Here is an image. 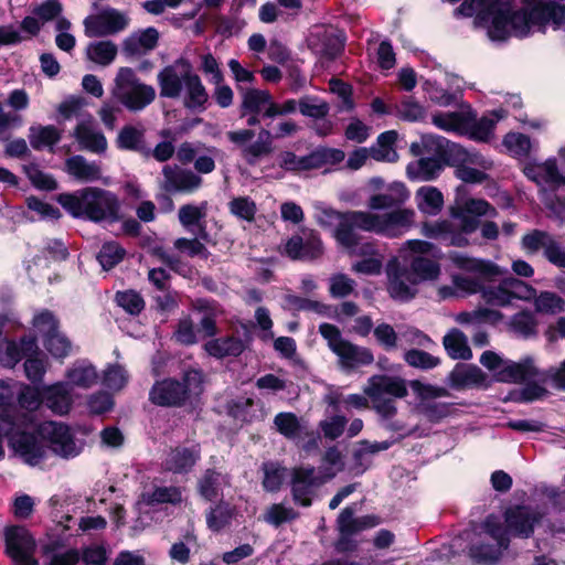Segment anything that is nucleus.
Instances as JSON below:
<instances>
[{"label":"nucleus","instance_id":"c03bdc74","mask_svg":"<svg viewBox=\"0 0 565 565\" xmlns=\"http://www.w3.org/2000/svg\"><path fill=\"white\" fill-rule=\"evenodd\" d=\"M32 148L40 150L52 147L61 139V131L54 126L32 127L29 135Z\"/></svg>","mask_w":565,"mask_h":565},{"label":"nucleus","instance_id":"9d476101","mask_svg":"<svg viewBox=\"0 0 565 565\" xmlns=\"http://www.w3.org/2000/svg\"><path fill=\"white\" fill-rule=\"evenodd\" d=\"M38 433L57 456L70 458L77 456L81 451L70 427L63 423L45 422L39 426Z\"/></svg>","mask_w":565,"mask_h":565},{"label":"nucleus","instance_id":"4be33fe9","mask_svg":"<svg viewBox=\"0 0 565 565\" xmlns=\"http://www.w3.org/2000/svg\"><path fill=\"white\" fill-rule=\"evenodd\" d=\"M178 64L183 67V81L186 88V98L184 106L188 108H196L203 106L207 102V93L196 74L191 73V65L184 60H178Z\"/></svg>","mask_w":565,"mask_h":565},{"label":"nucleus","instance_id":"7c9ffc66","mask_svg":"<svg viewBox=\"0 0 565 565\" xmlns=\"http://www.w3.org/2000/svg\"><path fill=\"white\" fill-rule=\"evenodd\" d=\"M117 146L121 149L142 152L145 156L150 154V149L145 142V129L137 128L131 125L124 126L117 137Z\"/></svg>","mask_w":565,"mask_h":565},{"label":"nucleus","instance_id":"a211bd4d","mask_svg":"<svg viewBox=\"0 0 565 565\" xmlns=\"http://www.w3.org/2000/svg\"><path fill=\"white\" fill-rule=\"evenodd\" d=\"M545 511L539 507L514 505L504 512V519L510 530H533L542 525Z\"/></svg>","mask_w":565,"mask_h":565},{"label":"nucleus","instance_id":"2eb2a0df","mask_svg":"<svg viewBox=\"0 0 565 565\" xmlns=\"http://www.w3.org/2000/svg\"><path fill=\"white\" fill-rule=\"evenodd\" d=\"M386 274L388 278V291L393 298L409 299L416 294L414 286L417 279L404 268L399 267V262L393 257L386 265Z\"/></svg>","mask_w":565,"mask_h":565},{"label":"nucleus","instance_id":"b1692460","mask_svg":"<svg viewBox=\"0 0 565 565\" xmlns=\"http://www.w3.org/2000/svg\"><path fill=\"white\" fill-rule=\"evenodd\" d=\"M523 171L524 174L537 185L544 183L553 186L565 185V175L558 172L555 160H547L541 164H529Z\"/></svg>","mask_w":565,"mask_h":565},{"label":"nucleus","instance_id":"69168bd1","mask_svg":"<svg viewBox=\"0 0 565 565\" xmlns=\"http://www.w3.org/2000/svg\"><path fill=\"white\" fill-rule=\"evenodd\" d=\"M503 145L518 156H525L531 149V140L526 135L510 132L503 139Z\"/></svg>","mask_w":565,"mask_h":565},{"label":"nucleus","instance_id":"f8f14e48","mask_svg":"<svg viewBox=\"0 0 565 565\" xmlns=\"http://www.w3.org/2000/svg\"><path fill=\"white\" fill-rule=\"evenodd\" d=\"M163 180L161 189L168 193L192 192L201 185L202 179L193 171L178 164H167L162 168Z\"/></svg>","mask_w":565,"mask_h":565},{"label":"nucleus","instance_id":"39448f33","mask_svg":"<svg viewBox=\"0 0 565 565\" xmlns=\"http://www.w3.org/2000/svg\"><path fill=\"white\" fill-rule=\"evenodd\" d=\"M364 394L370 398L373 409L384 419H390L397 412L394 399L408 395L407 382L394 375H373L364 387Z\"/></svg>","mask_w":565,"mask_h":565},{"label":"nucleus","instance_id":"473e14b6","mask_svg":"<svg viewBox=\"0 0 565 565\" xmlns=\"http://www.w3.org/2000/svg\"><path fill=\"white\" fill-rule=\"evenodd\" d=\"M204 348L210 355L223 359L238 356L245 350V344L241 339L226 337L211 340L205 343Z\"/></svg>","mask_w":565,"mask_h":565},{"label":"nucleus","instance_id":"338daca9","mask_svg":"<svg viewBox=\"0 0 565 565\" xmlns=\"http://www.w3.org/2000/svg\"><path fill=\"white\" fill-rule=\"evenodd\" d=\"M218 472L213 469L205 470L203 477L199 483V490L201 495H203L207 500H213L217 495V487H218Z\"/></svg>","mask_w":565,"mask_h":565},{"label":"nucleus","instance_id":"1a4fd4ad","mask_svg":"<svg viewBox=\"0 0 565 565\" xmlns=\"http://www.w3.org/2000/svg\"><path fill=\"white\" fill-rule=\"evenodd\" d=\"M434 245L426 241H407L399 249L401 257L409 263V273L417 279V284L423 280H434L440 274L439 264L427 257Z\"/></svg>","mask_w":565,"mask_h":565},{"label":"nucleus","instance_id":"7ed1b4c3","mask_svg":"<svg viewBox=\"0 0 565 565\" xmlns=\"http://www.w3.org/2000/svg\"><path fill=\"white\" fill-rule=\"evenodd\" d=\"M57 201L74 217L86 216L93 222H115L119 218L117 196L99 188H85L76 194L63 193Z\"/></svg>","mask_w":565,"mask_h":565},{"label":"nucleus","instance_id":"c9c22d12","mask_svg":"<svg viewBox=\"0 0 565 565\" xmlns=\"http://www.w3.org/2000/svg\"><path fill=\"white\" fill-rule=\"evenodd\" d=\"M65 166L67 172L78 180L93 181L100 178L99 166L87 162L82 156L68 158Z\"/></svg>","mask_w":565,"mask_h":565},{"label":"nucleus","instance_id":"864d4df0","mask_svg":"<svg viewBox=\"0 0 565 565\" xmlns=\"http://www.w3.org/2000/svg\"><path fill=\"white\" fill-rule=\"evenodd\" d=\"M397 116L407 121H417L426 117V109L413 97H405L396 106Z\"/></svg>","mask_w":565,"mask_h":565},{"label":"nucleus","instance_id":"680f3d73","mask_svg":"<svg viewBox=\"0 0 565 565\" xmlns=\"http://www.w3.org/2000/svg\"><path fill=\"white\" fill-rule=\"evenodd\" d=\"M126 370L119 364H113L104 372V384L113 391H120L127 383Z\"/></svg>","mask_w":565,"mask_h":565},{"label":"nucleus","instance_id":"ea45409f","mask_svg":"<svg viewBox=\"0 0 565 565\" xmlns=\"http://www.w3.org/2000/svg\"><path fill=\"white\" fill-rule=\"evenodd\" d=\"M537 324L539 322L534 313L523 310L512 316L509 328L512 332L523 338H530L537 334Z\"/></svg>","mask_w":565,"mask_h":565},{"label":"nucleus","instance_id":"e433bc0d","mask_svg":"<svg viewBox=\"0 0 565 565\" xmlns=\"http://www.w3.org/2000/svg\"><path fill=\"white\" fill-rule=\"evenodd\" d=\"M34 348L35 341L33 339L23 338L20 344L14 341H9L1 352L0 361L4 366L13 367Z\"/></svg>","mask_w":565,"mask_h":565},{"label":"nucleus","instance_id":"bb28decb","mask_svg":"<svg viewBox=\"0 0 565 565\" xmlns=\"http://www.w3.org/2000/svg\"><path fill=\"white\" fill-rule=\"evenodd\" d=\"M160 85V95L168 98H177L180 96L183 86V67L178 64L166 66L158 74Z\"/></svg>","mask_w":565,"mask_h":565},{"label":"nucleus","instance_id":"412c9836","mask_svg":"<svg viewBox=\"0 0 565 565\" xmlns=\"http://www.w3.org/2000/svg\"><path fill=\"white\" fill-rule=\"evenodd\" d=\"M380 234L397 236L403 230L413 226L415 212L411 209H396L387 213L379 214Z\"/></svg>","mask_w":565,"mask_h":565},{"label":"nucleus","instance_id":"f704fd0d","mask_svg":"<svg viewBox=\"0 0 565 565\" xmlns=\"http://www.w3.org/2000/svg\"><path fill=\"white\" fill-rule=\"evenodd\" d=\"M443 344L450 358L468 360L472 353L463 332L459 329H451L443 339Z\"/></svg>","mask_w":565,"mask_h":565},{"label":"nucleus","instance_id":"e2e57ef3","mask_svg":"<svg viewBox=\"0 0 565 565\" xmlns=\"http://www.w3.org/2000/svg\"><path fill=\"white\" fill-rule=\"evenodd\" d=\"M468 159L469 154L463 147L448 140L441 159L443 167L452 166L458 168L460 164L466 163Z\"/></svg>","mask_w":565,"mask_h":565},{"label":"nucleus","instance_id":"79ce46f5","mask_svg":"<svg viewBox=\"0 0 565 565\" xmlns=\"http://www.w3.org/2000/svg\"><path fill=\"white\" fill-rule=\"evenodd\" d=\"M86 55L89 61L106 66L115 60L117 46L111 41L94 42L87 46Z\"/></svg>","mask_w":565,"mask_h":565},{"label":"nucleus","instance_id":"0e129e2a","mask_svg":"<svg viewBox=\"0 0 565 565\" xmlns=\"http://www.w3.org/2000/svg\"><path fill=\"white\" fill-rule=\"evenodd\" d=\"M234 510L228 504L216 505L207 516V525L212 529H222L230 525Z\"/></svg>","mask_w":565,"mask_h":565},{"label":"nucleus","instance_id":"4c0bfd02","mask_svg":"<svg viewBox=\"0 0 565 565\" xmlns=\"http://www.w3.org/2000/svg\"><path fill=\"white\" fill-rule=\"evenodd\" d=\"M397 140V132L390 130L381 134L377 138V145L371 147V158L376 161L393 162L397 159L394 145Z\"/></svg>","mask_w":565,"mask_h":565},{"label":"nucleus","instance_id":"de8ad7c7","mask_svg":"<svg viewBox=\"0 0 565 565\" xmlns=\"http://www.w3.org/2000/svg\"><path fill=\"white\" fill-rule=\"evenodd\" d=\"M263 471L264 488L269 492L278 491L286 478L287 469L278 462H265L263 465Z\"/></svg>","mask_w":565,"mask_h":565},{"label":"nucleus","instance_id":"49530a36","mask_svg":"<svg viewBox=\"0 0 565 565\" xmlns=\"http://www.w3.org/2000/svg\"><path fill=\"white\" fill-rule=\"evenodd\" d=\"M70 386L88 388L98 381V374L93 365H77L67 372Z\"/></svg>","mask_w":565,"mask_h":565},{"label":"nucleus","instance_id":"9b49d317","mask_svg":"<svg viewBox=\"0 0 565 565\" xmlns=\"http://www.w3.org/2000/svg\"><path fill=\"white\" fill-rule=\"evenodd\" d=\"M6 554L14 565H39L36 541L31 532H4Z\"/></svg>","mask_w":565,"mask_h":565},{"label":"nucleus","instance_id":"5701e85b","mask_svg":"<svg viewBox=\"0 0 565 565\" xmlns=\"http://www.w3.org/2000/svg\"><path fill=\"white\" fill-rule=\"evenodd\" d=\"M159 41V32L154 28H148L127 38L122 44V52L130 57L141 56L156 49Z\"/></svg>","mask_w":565,"mask_h":565},{"label":"nucleus","instance_id":"6e6d98bb","mask_svg":"<svg viewBox=\"0 0 565 565\" xmlns=\"http://www.w3.org/2000/svg\"><path fill=\"white\" fill-rule=\"evenodd\" d=\"M504 286L508 289L511 301L513 299L531 301L535 298L536 290L527 282H524L518 278H505Z\"/></svg>","mask_w":565,"mask_h":565},{"label":"nucleus","instance_id":"3c124183","mask_svg":"<svg viewBox=\"0 0 565 565\" xmlns=\"http://www.w3.org/2000/svg\"><path fill=\"white\" fill-rule=\"evenodd\" d=\"M233 215L246 222H254L257 212L256 203L248 196L234 198L228 203Z\"/></svg>","mask_w":565,"mask_h":565},{"label":"nucleus","instance_id":"37998d69","mask_svg":"<svg viewBox=\"0 0 565 565\" xmlns=\"http://www.w3.org/2000/svg\"><path fill=\"white\" fill-rule=\"evenodd\" d=\"M181 500V491L178 487H158L152 492L142 493L139 503H145L146 505L156 503L177 504Z\"/></svg>","mask_w":565,"mask_h":565},{"label":"nucleus","instance_id":"f03ea898","mask_svg":"<svg viewBox=\"0 0 565 565\" xmlns=\"http://www.w3.org/2000/svg\"><path fill=\"white\" fill-rule=\"evenodd\" d=\"M471 532H458L448 543L438 548V556L452 565H497L509 548L511 535L530 537L534 532H479L470 539Z\"/></svg>","mask_w":565,"mask_h":565},{"label":"nucleus","instance_id":"6e6552de","mask_svg":"<svg viewBox=\"0 0 565 565\" xmlns=\"http://www.w3.org/2000/svg\"><path fill=\"white\" fill-rule=\"evenodd\" d=\"M328 216H340L334 236L337 241L345 247H354L360 242V236L356 230L366 232H375L380 234V216L379 214L362 212V211H348L328 212Z\"/></svg>","mask_w":565,"mask_h":565},{"label":"nucleus","instance_id":"4468645a","mask_svg":"<svg viewBox=\"0 0 565 565\" xmlns=\"http://www.w3.org/2000/svg\"><path fill=\"white\" fill-rule=\"evenodd\" d=\"M286 255L294 260H315L324 253L321 238L310 232L306 236L294 235L285 245Z\"/></svg>","mask_w":565,"mask_h":565},{"label":"nucleus","instance_id":"393cba45","mask_svg":"<svg viewBox=\"0 0 565 565\" xmlns=\"http://www.w3.org/2000/svg\"><path fill=\"white\" fill-rule=\"evenodd\" d=\"M460 286L470 292L480 291L483 300L488 305L504 307L511 303L508 289L504 286V280H502L498 286L486 288L481 287V285L475 279L463 278Z\"/></svg>","mask_w":565,"mask_h":565},{"label":"nucleus","instance_id":"8fccbe9b","mask_svg":"<svg viewBox=\"0 0 565 565\" xmlns=\"http://www.w3.org/2000/svg\"><path fill=\"white\" fill-rule=\"evenodd\" d=\"M533 300L537 312L554 315L565 309V301L555 292L543 291L539 296L535 295Z\"/></svg>","mask_w":565,"mask_h":565},{"label":"nucleus","instance_id":"a878e982","mask_svg":"<svg viewBox=\"0 0 565 565\" xmlns=\"http://www.w3.org/2000/svg\"><path fill=\"white\" fill-rule=\"evenodd\" d=\"M274 136L267 129H260L256 141L242 148V157L249 166H255L259 160L274 152Z\"/></svg>","mask_w":565,"mask_h":565},{"label":"nucleus","instance_id":"6ab92c4d","mask_svg":"<svg viewBox=\"0 0 565 565\" xmlns=\"http://www.w3.org/2000/svg\"><path fill=\"white\" fill-rule=\"evenodd\" d=\"M540 371L533 358L527 356L520 362L507 360L502 370L494 373V379L504 383H523L536 379Z\"/></svg>","mask_w":565,"mask_h":565},{"label":"nucleus","instance_id":"bf43d9fd","mask_svg":"<svg viewBox=\"0 0 565 565\" xmlns=\"http://www.w3.org/2000/svg\"><path fill=\"white\" fill-rule=\"evenodd\" d=\"M274 424L277 430L287 438H295L300 431V423L298 417L292 413H280L275 419Z\"/></svg>","mask_w":565,"mask_h":565},{"label":"nucleus","instance_id":"13d9d810","mask_svg":"<svg viewBox=\"0 0 565 565\" xmlns=\"http://www.w3.org/2000/svg\"><path fill=\"white\" fill-rule=\"evenodd\" d=\"M116 301L119 307L130 315H139L145 308L142 297L134 290L118 291Z\"/></svg>","mask_w":565,"mask_h":565},{"label":"nucleus","instance_id":"f3484780","mask_svg":"<svg viewBox=\"0 0 565 565\" xmlns=\"http://www.w3.org/2000/svg\"><path fill=\"white\" fill-rule=\"evenodd\" d=\"M9 441L14 452L30 465H36L45 454L43 445L34 433L12 431Z\"/></svg>","mask_w":565,"mask_h":565},{"label":"nucleus","instance_id":"423d86ee","mask_svg":"<svg viewBox=\"0 0 565 565\" xmlns=\"http://www.w3.org/2000/svg\"><path fill=\"white\" fill-rule=\"evenodd\" d=\"M113 94L130 111L143 109L156 98L154 88L141 83L134 70L129 67L119 70Z\"/></svg>","mask_w":565,"mask_h":565},{"label":"nucleus","instance_id":"c85d7f7f","mask_svg":"<svg viewBox=\"0 0 565 565\" xmlns=\"http://www.w3.org/2000/svg\"><path fill=\"white\" fill-rule=\"evenodd\" d=\"M270 103H273V97L268 90L242 88L241 117H245L249 113H260L263 115Z\"/></svg>","mask_w":565,"mask_h":565},{"label":"nucleus","instance_id":"2f4dec72","mask_svg":"<svg viewBox=\"0 0 565 565\" xmlns=\"http://www.w3.org/2000/svg\"><path fill=\"white\" fill-rule=\"evenodd\" d=\"M443 164L439 159L422 157L407 166L406 172L412 180L430 181L441 171Z\"/></svg>","mask_w":565,"mask_h":565},{"label":"nucleus","instance_id":"c756f323","mask_svg":"<svg viewBox=\"0 0 565 565\" xmlns=\"http://www.w3.org/2000/svg\"><path fill=\"white\" fill-rule=\"evenodd\" d=\"M487 376L482 370L475 365H457L449 374V384L455 388H463L471 385H482Z\"/></svg>","mask_w":565,"mask_h":565},{"label":"nucleus","instance_id":"0eeeda50","mask_svg":"<svg viewBox=\"0 0 565 565\" xmlns=\"http://www.w3.org/2000/svg\"><path fill=\"white\" fill-rule=\"evenodd\" d=\"M319 332L328 341L331 351L339 356L342 367L354 369L373 363L374 355L371 350L343 339L337 326L322 323L319 327Z\"/></svg>","mask_w":565,"mask_h":565},{"label":"nucleus","instance_id":"09e8293b","mask_svg":"<svg viewBox=\"0 0 565 565\" xmlns=\"http://www.w3.org/2000/svg\"><path fill=\"white\" fill-rule=\"evenodd\" d=\"M404 361L414 369L431 370L439 365L440 359L424 350L411 349L404 353Z\"/></svg>","mask_w":565,"mask_h":565},{"label":"nucleus","instance_id":"774afa93","mask_svg":"<svg viewBox=\"0 0 565 565\" xmlns=\"http://www.w3.org/2000/svg\"><path fill=\"white\" fill-rule=\"evenodd\" d=\"M44 344L47 351L56 358L65 356L71 349L70 341L61 335L57 330L45 338Z\"/></svg>","mask_w":565,"mask_h":565},{"label":"nucleus","instance_id":"f257e3e1","mask_svg":"<svg viewBox=\"0 0 565 565\" xmlns=\"http://www.w3.org/2000/svg\"><path fill=\"white\" fill-rule=\"evenodd\" d=\"M480 9L479 21L489 22V36L504 41L510 35H527L532 25L545 28L552 22L555 26L565 23V4L556 0H525V7L514 9L512 0H468L460 11L471 14Z\"/></svg>","mask_w":565,"mask_h":565},{"label":"nucleus","instance_id":"ddd939ff","mask_svg":"<svg viewBox=\"0 0 565 565\" xmlns=\"http://www.w3.org/2000/svg\"><path fill=\"white\" fill-rule=\"evenodd\" d=\"M126 25L125 15L114 9L89 15L84 20L85 34L89 38L114 34Z\"/></svg>","mask_w":565,"mask_h":565},{"label":"nucleus","instance_id":"72a5a7b5","mask_svg":"<svg viewBox=\"0 0 565 565\" xmlns=\"http://www.w3.org/2000/svg\"><path fill=\"white\" fill-rule=\"evenodd\" d=\"M433 124L446 131H463L470 127L472 118L461 111L436 113L431 116Z\"/></svg>","mask_w":565,"mask_h":565},{"label":"nucleus","instance_id":"603ef678","mask_svg":"<svg viewBox=\"0 0 565 565\" xmlns=\"http://www.w3.org/2000/svg\"><path fill=\"white\" fill-rule=\"evenodd\" d=\"M409 386L416 394L417 398L422 402V404L428 403L430 399L446 397L450 395L447 388L434 386L431 384H426L419 380L411 381Z\"/></svg>","mask_w":565,"mask_h":565},{"label":"nucleus","instance_id":"dca6fc26","mask_svg":"<svg viewBox=\"0 0 565 565\" xmlns=\"http://www.w3.org/2000/svg\"><path fill=\"white\" fill-rule=\"evenodd\" d=\"M322 484V479L316 476L313 467H297L291 472L292 497L296 502L303 507L311 504V495L315 489Z\"/></svg>","mask_w":565,"mask_h":565},{"label":"nucleus","instance_id":"052dcab7","mask_svg":"<svg viewBox=\"0 0 565 565\" xmlns=\"http://www.w3.org/2000/svg\"><path fill=\"white\" fill-rule=\"evenodd\" d=\"M24 172L31 183L39 189L52 191L57 188V182L52 177L42 172L35 163L24 166Z\"/></svg>","mask_w":565,"mask_h":565},{"label":"nucleus","instance_id":"cd10ccee","mask_svg":"<svg viewBox=\"0 0 565 565\" xmlns=\"http://www.w3.org/2000/svg\"><path fill=\"white\" fill-rule=\"evenodd\" d=\"M43 402L54 413L63 415L72 406L71 386L67 383H57L45 390Z\"/></svg>","mask_w":565,"mask_h":565},{"label":"nucleus","instance_id":"4d7b16f0","mask_svg":"<svg viewBox=\"0 0 565 565\" xmlns=\"http://www.w3.org/2000/svg\"><path fill=\"white\" fill-rule=\"evenodd\" d=\"M126 252L116 243H106L103 245L98 259L105 270L111 269L115 265L122 260Z\"/></svg>","mask_w":565,"mask_h":565},{"label":"nucleus","instance_id":"a18cd8bd","mask_svg":"<svg viewBox=\"0 0 565 565\" xmlns=\"http://www.w3.org/2000/svg\"><path fill=\"white\" fill-rule=\"evenodd\" d=\"M352 508H345L339 515V530H361L363 527H374L380 524V519L374 515H366L354 519Z\"/></svg>","mask_w":565,"mask_h":565},{"label":"nucleus","instance_id":"58836bf2","mask_svg":"<svg viewBox=\"0 0 565 565\" xmlns=\"http://www.w3.org/2000/svg\"><path fill=\"white\" fill-rule=\"evenodd\" d=\"M199 458V451L190 448H175L167 461V468L175 473L190 471Z\"/></svg>","mask_w":565,"mask_h":565},{"label":"nucleus","instance_id":"a19ab883","mask_svg":"<svg viewBox=\"0 0 565 565\" xmlns=\"http://www.w3.org/2000/svg\"><path fill=\"white\" fill-rule=\"evenodd\" d=\"M418 209L429 215L438 214L444 205V196L441 192L433 186H424L417 191Z\"/></svg>","mask_w":565,"mask_h":565},{"label":"nucleus","instance_id":"5fc2aeb1","mask_svg":"<svg viewBox=\"0 0 565 565\" xmlns=\"http://www.w3.org/2000/svg\"><path fill=\"white\" fill-rule=\"evenodd\" d=\"M554 237L541 230H533L522 238V246L530 253H536L540 249L544 252L548 248Z\"/></svg>","mask_w":565,"mask_h":565},{"label":"nucleus","instance_id":"aec40b11","mask_svg":"<svg viewBox=\"0 0 565 565\" xmlns=\"http://www.w3.org/2000/svg\"><path fill=\"white\" fill-rule=\"evenodd\" d=\"M73 136L82 149L94 153H104L107 149L106 137L95 127L92 119L81 121L74 129Z\"/></svg>","mask_w":565,"mask_h":565},{"label":"nucleus","instance_id":"20e7f679","mask_svg":"<svg viewBox=\"0 0 565 565\" xmlns=\"http://www.w3.org/2000/svg\"><path fill=\"white\" fill-rule=\"evenodd\" d=\"M204 391V375L202 371L189 369L183 372L179 381L173 377L157 381L149 393L152 404L162 407H182L192 403Z\"/></svg>","mask_w":565,"mask_h":565}]
</instances>
